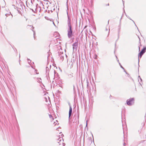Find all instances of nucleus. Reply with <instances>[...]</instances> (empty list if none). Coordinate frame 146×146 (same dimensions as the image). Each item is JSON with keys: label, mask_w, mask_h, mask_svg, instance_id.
I'll list each match as a JSON object with an SVG mask.
<instances>
[{"label": "nucleus", "mask_w": 146, "mask_h": 146, "mask_svg": "<svg viewBox=\"0 0 146 146\" xmlns=\"http://www.w3.org/2000/svg\"><path fill=\"white\" fill-rule=\"evenodd\" d=\"M22 3H21V6H22Z\"/></svg>", "instance_id": "7c9ffc66"}, {"label": "nucleus", "mask_w": 146, "mask_h": 146, "mask_svg": "<svg viewBox=\"0 0 146 146\" xmlns=\"http://www.w3.org/2000/svg\"><path fill=\"white\" fill-rule=\"evenodd\" d=\"M125 142L124 143H123V145H125Z\"/></svg>", "instance_id": "412c9836"}, {"label": "nucleus", "mask_w": 146, "mask_h": 146, "mask_svg": "<svg viewBox=\"0 0 146 146\" xmlns=\"http://www.w3.org/2000/svg\"><path fill=\"white\" fill-rule=\"evenodd\" d=\"M139 78L141 80V81L142 80V79L140 77V76H139Z\"/></svg>", "instance_id": "f3484780"}, {"label": "nucleus", "mask_w": 146, "mask_h": 146, "mask_svg": "<svg viewBox=\"0 0 146 146\" xmlns=\"http://www.w3.org/2000/svg\"><path fill=\"white\" fill-rule=\"evenodd\" d=\"M49 116H50V117H51V115H49Z\"/></svg>", "instance_id": "c85d7f7f"}, {"label": "nucleus", "mask_w": 146, "mask_h": 146, "mask_svg": "<svg viewBox=\"0 0 146 146\" xmlns=\"http://www.w3.org/2000/svg\"><path fill=\"white\" fill-rule=\"evenodd\" d=\"M27 26L31 27V25H28Z\"/></svg>", "instance_id": "6ab92c4d"}, {"label": "nucleus", "mask_w": 146, "mask_h": 146, "mask_svg": "<svg viewBox=\"0 0 146 146\" xmlns=\"http://www.w3.org/2000/svg\"><path fill=\"white\" fill-rule=\"evenodd\" d=\"M119 35L118 34V39H119Z\"/></svg>", "instance_id": "aec40b11"}, {"label": "nucleus", "mask_w": 146, "mask_h": 146, "mask_svg": "<svg viewBox=\"0 0 146 146\" xmlns=\"http://www.w3.org/2000/svg\"><path fill=\"white\" fill-rule=\"evenodd\" d=\"M109 20L108 21V24H109Z\"/></svg>", "instance_id": "393cba45"}, {"label": "nucleus", "mask_w": 146, "mask_h": 146, "mask_svg": "<svg viewBox=\"0 0 146 146\" xmlns=\"http://www.w3.org/2000/svg\"><path fill=\"white\" fill-rule=\"evenodd\" d=\"M106 31H108V29H107V28H106Z\"/></svg>", "instance_id": "a211bd4d"}, {"label": "nucleus", "mask_w": 146, "mask_h": 146, "mask_svg": "<svg viewBox=\"0 0 146 146\" xmlns=\"http://www.w3.org/2000/svg\"><path fill=\"white\" fill-rule=\"evenodd\" d=\"M107 5H109V4L108 3Z\"/></svg>", "instance_id": "bb28decb"}, {"label": "nucleus", "mask_w": 146, "mask_h": 146, "mask_svg": "<svg viewBox=\"0 0 146 146\" xmlns=\"http://www.w3.org/2000/svg\"><path fill=\"white\" fill-rule=\"evenodd\" d=\"M69 105L70 107L69 111V119L70 117L72 115V107L70 104H69Z\"/></svg>", "instance_id": "0eeeda50"}, {"label": "nucleus", "mask_w": 146, "mask_h": 146, "mask_svg": "<svg viewBox=\"0 0 146 146\" xmlns=\"http://www.w3.org/2000/svg\"><path fill=\"white\" fill-rule=\"evenodd\" d=\"M143 142L144 141V140H143V141H142Z\"/></svg>", "instance_id": "f704fd0d"}, {"label": "nucleus", "mask_w": 146, "mask_h": 146, "mask_svg": "<svg viewBox=\"0 0 146 146\" xmlns=\"http://www.w3.org/2000/svg\"><path fill=\"white\" fill-rule=\"evenodd\" d=\"M139 60H138V63H139Z\"/></svg>", "instance_id": "a878e982"}, {"label": "nucleus", "mask_w": 146, "mask_h": 146, "mask_svg": "<svg viewBox=\"0 0 146 146\" xmlns=\"http://www.w3.org/2000/svg\"><path fill=\"white\" fill-rule=\"evenodd\" d=\"M67 13L68 17V20L67 21V35L68 37L69 38H70L73 35V32L71 23V20L69 17L68 12Z\"/></svg>", "instance_id": "f257e3e1"}, {"label": "nucleus", "mask_w": 146, "mask_h": 146, "mask_svg": "<svg viewBox=\"0 0 146 146\" xmlns=\"http://www.w3.org/2000/svg\"><path fill=\"white\" fill-rule=\"evenodd\" d=\"M110 29H109V31H108V36H107L108 37V36L109 34H110Z\"/></svg>", "instance_id": "4468645a"}, {"label": "nucleus", "mask_w": 146, "mask_h": 146, "mask_svg": "<svg viewBox=\"0 0 146 146\" xmlns=\"http://www.w3.org/2000/svg\"><path fill=\"white\" fill-rule=\"evenodd\" d=\"M66 55L64 54H63V53H61V52H60L59 53V56L60 57V58L62 61H63L64 59V55Z\"/></svg>", "instance_id": "6e6552de"}, {"label": "nucleus", "mask_w": 146, "mask_h": 146, "mask_svg": "<svg viewBox=\"0 0 146 146\" xmlns=\"http://www.w3.org/2000/svg\"><path fill=\"white\" fill-rule=\"evenodd\" d=\"M10 14H5V15L6 17H7L8 15H10Z\"/></svg>", "instance_id": "ddd939ff"}, {"label": "nucleus", "mask_w": 146, "mask_h": 146, "mask_svg": "<svg viewBox=\"0 0 146 146\" xmlns=\"http://www.w3.org/2000/svg\"><path fill=\"white\" fill-rule=\"evenodd\" d=\"M87 121H86V126H87Z\"/></svg>", "instance_id": "4be33fe9"}, {"label": "nucleus", "mask_w": 146, "mask_h": 146, "mask_svg": "<svg viewBox=\"0 0 146 146\" xmlns=\"http://www.w3.org/2000/svg\"><path fill=\"white\" fill-rule=\"evenodd\" d=\"M53 24L54 25H55V24L54 22H53Z\"/></svg>", "instance_id": "5701e85b"}, {"label": "nucleus", "mask_w": 146, "mask_h": 146, "mask_svg": "<svg viewBox=\"0 0 146 146\" xmlns=\"http://www.w3.org/2000/svg\"><path fill=\"white\" fill-rule=\"evenodd\" d=\"M129 19H130V20H132V21L133 22V23H134L135 24V25L136 26V25L134 22V21H133V20H131L129 17H128Z\"/></svg>", "instance_id": "2eb2a0df"}, {"label": "nucleus", "mask_w": 146, "mask_h": 146, "mask_svg": "<svg viewBox=\"0 0 146 146\" xmlns=\"http://www.w3.org/2000/svg\"><path fill=\"white\" fill-rule=\"evenodd\" d=\"M134 99L132 98L131 99H129L127 100V104L129 106H131L134 103Z\"/></svg>", "instance_id": "20e7f679"}, {"label": "nucleus", "mask_w": 146, "mask_h": 146, "mask_svg": "<svg viewBox=\"0 0 146 146\" xmlns=\"http://www.w3.org/2000/svg\"><path fill=\"white\" fill-rule=\"evenodd\" d=\"M59 134L62 136V137H60L58 139L57 143H58V144H59L58 145L59 146H62V145L63 146H65V144L64 143H63V140L62 139V135L63 136H64V135H63L61 132H60Z\"/></svg>", "instance_id": "f03ea898"}, {"label": "nucleus", "mask_w": 146, "mask_h": 146, "mask_svg": "<svg viewBox=\"0 0 146 146\" xmlns=\"http://www.w3.org/2000/svg\"><path fill=\"white\" fill-rule=\"evenodd\" d=\"M76 40H77V41L74 42L72 45L73 49L74 51V50H76L78 47V40H77V39Z\"/></svg>", "instance_id": "39448f33"}, {"label": "nucleus", "mask_w": 146, "mask_h": 146, "mask_svg": "<svg viewBox=\"0 0 146 146\" xmlns=\"http://www.w3.org/2000/svg\"><path fill=\"white\" fill-rule=\"evenodd\" d=\"M51 65H49V67H48V66L46 67V76L47 78V79L49 80V79H50V78L49 76V68L50 69L51 67Z\"/></svg>", "instance_id": "7ed1b4c3"}, {"label": "nucleus", "mask_w": 146, "mask_h": 146, "mask_svg": "<svg viewBox=\"0 0 146 146\" xmlns=\"http://www.w3.org/2000/svg\"><path fill=\"white\" fill-rule=\"evenodd\" d=\"M123 132L124 134L125 130H126L127 129V128H123Z\"/></svg>", "instance_id": "9b49d317"}, {"label": "nucleus", "mask_w": 146, "mask_h": 146, "mask_svg": "<svg viewBox=\"0 0 146 146\" xmlns=\"http://www.w3.org/2000/svg\"><path fill=\"white\" fill-rule=\"evenodd\" d=\"M37 81L38 82H41V79L40 78H37Z\"/></svg>", "instance_id": "9d476101"}, {"label": "nucleus", "mask_w": 146, "mask_h": 146, "mask_svg": "<svg viewBox=\"0 0 146 146\" xmlns=\"http://www.w3.org/2000/svg\"><path fill=\"white\" fill-rule=\"evenodd\" d=\"M31 28H32L31 29V30L33 32V33H34V37L35 39V32L34 31V30H33L34 29V27L33 26H32Z\"/></svg>", "instance_id": "1a4fd4ad"}, {"label": "nucleus", "mask_w": 146, "mask_h": 146, "mask_svg": "<svg viewBox=\"0 0 146 146\" xmlns=\"http://www.w3.org/2000/svg\"><path fill=\"white\" fill-rule=\"evenodd\" d=\"M57 129H58V128H57V129H56V130H57Z\"/></svg>", "instance_id": "c9c22d12"}, {"label": "nucleus", "mask_w": 146, "mask_h": 146, "mask_svg": "<svg viewBox=\"0 0 146 146\" xmlns=\"http://www.w3.org/2000/svg\"><path fill=\"white\" fill-rule=\"evenodd\" d=\"M146 50V48H144L141 51L139 52V58L140 57V58H141L142 56V55L145 52V50Z\"/></svg>", "instance_id": "423d86ee"}, {"label": "nucleus", "mask_w": 146, "mask_h": 146, "mask_svg": "<svg viewBox=\"0 0 146 146\" xmlns=\"http://www.w3.org/2000/svg\"><path fill=\"white\" fill-rule=\"evenodd\" d=\"M120 67L121 68H123V69H124V68L123 67V66L121 65H120Z\"/></svg>", "instance_id": "dca6fc26"}, {"label": "nucleus", "mask_w": 146, "mask_h": 146, "mask_svg": "<svg viewBox=\"0 0 146 146\" xmlns=\"http://www.w3.org/2000/svg\"><path fill=\"white\" fill-rule=\"evenodd\" d=\"M123 4L124 5V1H123Z\"/></svg>", "instance_id": "b1692460"}, {"label": "nucleus", "mask_w": 146, "mask_h": 146, "mask_svg": "<svg viewBox=\"0 0 146 146\" xmlns=\"http://www.w3.org/2000/svg\"><path fill=\"white\" fill-rule=\"evenodd\" d=\"M49 116H50V117H51V115H49Z\"/></svg>", "instance_id": "cd10ccee"}, {"label": "nucleus", "mask_w": 146, "mask_h": 146, "mask_svg": "<svg viewBox=\"0 0 146 146\" xmlns=\"http://www.w3.org/2000/svg\"><path fill=\"white\" fill-rule=\"evenodd\" d=\"M119 64L120 65V66L121 65V64H120V63H119Z\"/></svg>", "instance_id": "c756f323"}, {"label": "nucleus", "mask_w": 146, "mask_h": 146, "mask_svg": "<svg viewBox=\"0 0 146 146\" xmlns=\"http://www.w3.org/2000/svg\"><path fill=\"white\" fill-rule=\"evenodd\" d=\"M28 63L30 64V62H28Z\"/></svg>", "instance_id": "72a5a7b5"}, {"label": "nucleus", "mask_w": 146, "mask_h": 146, "mask_svg": "<svg viewBox=\"0 0 146 146\" xmlns=\"http://www.w3.org/2000/svg\"><path fill=\"white\" fill-rule=\"evenodd\" d=\"M57 122H54V124L55 125H56L57 123H58V122L56 121Z\"/></svg>", "instance_id": "f8f14e48"}, {"label": "nucleus", "mask_w": 146, "mask_h": 146, "mask_svg": "<svg viewBox=\"0 0 146 146\" xmlns=\"http://www.w3.org/2000/svg\"><path fill=\"white\" fill-rule=\"evenodd\" d=\"M58 128H60V127H58Z\"/></svg>", "instance_id": "2f4dec72"}, {"label": "nucleus", "mask_w": 146, "mask_h": 146, "mask_svg": "<svg viewBox=\"0 0 146 146\" xmlns=\"http://www.w3.org/2000/svg\"><path fill=\"white\" fill-rule=\"evenodd\" d=\"M139 50H140V48L139 47Z\"/></svg>", "instance_id": "473e14b6"}]
</instances>
